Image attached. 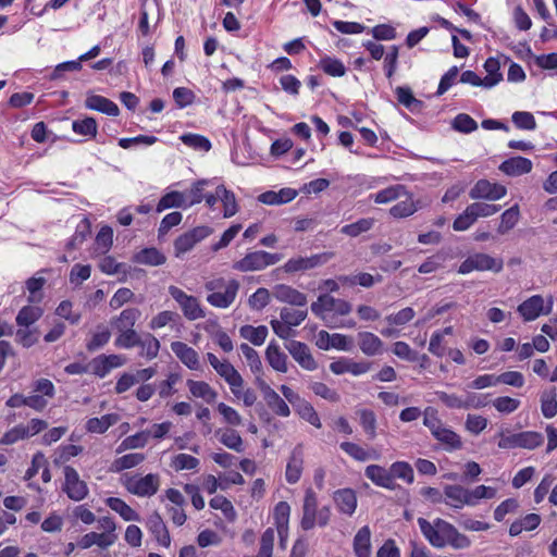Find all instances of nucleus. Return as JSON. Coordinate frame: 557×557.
Wrapping results in <instances>:
<instances>
[{"mask_svg":"<svg viewBox=\"0 0 557 557\" xmlns=\"http://www.w3.org/2000/svg\"><path fill=\"white\" fill-rule=\"evenodd\" d=\"M91 234V223L88 218H84L76 225L74 234L66 243V250L77 249Z\"/></svg>","mask_w":557,"mask_h":557,"instance_id":"2f4dec72","label":"nucleus"},{"mask_svg":"<svg viewBox=\"0 0 557 557\" xmlns=\"http://www.w3.org/2000/svg\"><path fill=\"white\" fill-rule=\"evenodd\" d=\"M113 244V230L109 225H103L96 235V250L102 255L107 253Z\"/></svg>","mask_w":557,"mask_h":557,"instance_id":"6e6d98bb","label":"nucleus"},{"mask_svg":"<svg viewBox=\"0 0 557 557\" xmlns=\"http://www.w3.org/2000/svg\"><path fill=\"white\" fill-rule=\"evenodd\" d=\"M404 195H407V190L404 185L389 186L379 191L374 197V201L376 203H387L403 197Z\"/></svg>","mask_w":557,"mask_h":557,"instance_id":"bf43d9fd","label":"nucleus"},{"mask_svg":"<svg viewBox=\"0 0 557 557\" xmlns=\"http://www.w3.org/2000/svg\"><path fill=\"white\" fill-rule=\"evenodd\" d=\"M520 218V209L518 205H515L507 209L500 215V223L497 227V232L502 235L507 234L518 223Z\"/></svg>","mask_w":557,"mask_h":557,"instance_id":"09e8293b","label":"nucleus"},{"mask_svg":"<svg viewBox=\"0 0 557 557\" xmlns=\"http://www.w3.org/2000/svg\"><path fill=\"white\" fill-rule=\"evenodd\" d=\"M146 527L160 545L164 547L171 545L169 530L159 512L154 511L147 518Z\"/></svg>","mask_w":557,"mask_h":557,"instance_id":"2eb2a0df","label":"nucleus"},{"mask_svg":"<svg viewBox=\"0 0 557 557\" xmlns=\"http://www.w3.org/2000/svg\"><path fill=\"white\" fill-rule=\"evenodd\" d=\"M499 170L509 176H519L531 172L532 161L523 157H512L505 160Z\"/></svg>","mask_w":557,"mask_h":557,"instance_id":"4be33fe9","label":"nucleus"},{"mask_svg":"<svg viewBox=\"0 0 557 557\" xmlns=\"http://www.w3.org/2000/svg\"><path fill=\"white\" fill-rule=\"evenodd\" d=\"M55 314L72 325L78 324L82 319L79 312L73 311V302L70 300H62L55 309Z\"/></svg>","mask_w":557,"mask_h":557,"instance_id":"680f3d73","label":"nucleus"},{"mask_svg":"<svg viewBox=\"0 0 557 557\" xmlns=\"http://www.w3.org/2000/svg\"><path fill=\"white\" fill-rule=\"evenodd\" d=\"M319 69H321L325 74L333 77L344 76L346 73V67L344 63L329 55H324L319 61Z\"/></svg>","mask_w":557,"mask_h":557,"instance_id":"de8ad7c7","label":"nucleus"},{"mask_svg":"<svg viewBox=\"0 0 557 557\" xmlns=\"http://www.w3.org/2000/svg\"><path fill=\"white\" fill-rule=\"evenodd\" d=\"M216 434L220 443L227 448L236 453H243L245 450L244 441L235 429L219 430Z\"/></svg>","mask_w":557,"mask_h":557,"instance_id":"f704fd0d","label":"nucleus"},{"mask_svg":"<svg viewBox=\"0 0 557 557\" xmlns=\"http://www.w3.org/2000/svg\"><path fill=\"white\" fill-rule=\"evenodd\" d=\"M218 195H220V200L223 205V216L226 219L234 216L238 212L235 194L224 185H219Z\"/></svg>","mask_w":557,"mask_h":557,"instance_id":"79ce46f5","label":"nucleus"},{"mask_svg":"<svg viewBox=\"0 0 557 557\" xmlns=\"http://www.w3.org/2000/svg\"><path fill=\"white\" fill-rule=\"evenodd\" d=\"M165 260V256L157 248H145L135 256L137 263L147 265H161Z\"/></svg>","mask_w":557,"mask_h":557,"instance_id":"3c124183","label":"nucleus"},{"mask_svg":"<svg viewBox=\"0 0 557 557\" xmlns=\"http://www.w3.org/2000/svg\"><path fill=\"white\" fill-rule=\"evenodd\" d=\"M125 363V359L120 355H99L90 363L91 373L97 377H106L112 369L120 368Z\"/></svg>","mask_w":557,"mask_h":557,"instance_id":"f8f14e48","label":"nucleus"},{"mask_svg":"<svg viewBox=\"0 0 557 557\" xmlns=\"http://www.w3.org/2000/svg\"><path fill=\"white\" fill-rule=\"evenodd\" d=\"M72 131L84 137V140L94 139L98 134V123L92 116L74 120L72 122Z\"/></svg>","mask_w":557,"mask_h":557,"instance_id":"c756f323","label":"nucleus"},{"mask_svg":"<svg viewBox=\"0 0 557 557\" xmlns=\"http://www.w3.org/2000/svg\"><path fill=\"white\" fill-rule=\"evenodd\" d=\"M274 540L275 530L273 528L265 529L260 539V547L258 554L255 556L245 557H273Z\"/></svg>","mask_w":557,"mask_h":557,"instance_id":"5fc2aeb1","label":"nucleus"},{"mask_svg":"<svg viewBox=\"0 0 557 557\" xmlns=\"http://www.w3.org/2000/svg\"><path fill=\"white\" fill-rule=\"evenodd\" d=\"M507 194L505 186L491 183L487 180H480L471 188L469 196L471 199H486L495 201L503 198Z\"/></svg>","mask_w":557,"mask_h":557,"instance_id":"9b49d317","label":"nucleus"},{"mask_svg":"<svg viewBox=\"0 0 557 557\" xmlns=\"http://www.w3.org/2000/svg\"><path fill=\"white\" fill-rule=\"evenodd\" d=\"M63 474L62 491L71 500H84L89 494V488L87 483L81 480L77 470L72 466H64Z\"/></svg>","mask_w":557,"mask_h":557,"instance_id":"0eeeda50","label":"nucleus"},{"mask_svg":"<svg viewBox=\"0 0 557 557\" xmlns=\"http://www.w3.org/2000/svg\"><path fill=\"white\" fill-rule=\"evenodd\" d=\"M356 557H371V531L369 527L361 528L354 539Z\"/></svg>","mask_w":557,"mask_h":557,"instance_id":"473e14b6","label":"nucleus"},{"mask_svg":"<svg viewBox=\"0 0 557 557\" xmlns=\"http://www.w3.org/2000/svg\"><path fill=\"white\" fill-rule=\"evenodd\" d=\"M207 359L215 372L228 384L234 396L239 398L242 388L244 387V380L239 372L227 360L221 361L212 352L207 354Z\"/></svg>","mask_w":557,"mask_h":557,"instance_id":"39448f33","label":"nucleus"},{"mask_svg":"<svg viewBox=\"0 0 557 557\" xmlns=\"http://www.w3.org/2000/svg\"><path fill=\"white\" fill-rule=\"evenodd\" d=\"M541 411L547 419L554 418L557 414V395L555 387L545 389L541 394Z\"/></svg>","mask_w":557,"mask_h":557,"instance_id":"c03bdc74","label":"nucleus"},{"mask_svg":"<svg viewBox=\"0 0 557 557\" xmlns=\"http://www.w3.org/2000/svg\"><path fill=\"white\" fill-rule=\"evenodd\" d=\"M281 253H271L264 250L248 252L244 258L233 263L232 268L239 272L261 271L277 263L282 259Z\"/></svg>","mask_w":557,"mask_h":557,"instance_id":"20e7f679","label":"nucleus"},{"mask_svg":"<svg viewBox=\"0 0 557 557\" xmlns=\"http://www.w3.org/2000/svg\"><path fill=\"white\" fill-rule=\"evenodd\" d=\"M120 420L117 413H107L100 418H90L86 421L85 429L88 433L103 434L109 428L116 424Z\"/></svg>","mask_w":557,"mask_h":557,"instance_id":"cd10ccee","label":"nucleus"},{"mask_svg":"<svg viewBox=\"0 0 557 557\" xmlns=\"http://www.w3.org/2000/svg\"><path fill=\"white\" fill-rule=\"evenodd\" d=\"M209 292L207 301L214 308H228L236 299L239 283L235 278L226 281L223 277L213 278L205 284Z\"/></svg>","mask_w":557,"mask_h":557,"instance_id":"f03ea898","label":"nucleus"},{"mask_svg":"<svg viewBox=\"0 0 557 557\" xmlns=\"http://www.w3.org/2000/svg\"><path fill=\"white\" fill-rule=\"evenodd\" d=\"M122 482L127 492L138 497H150L160 487V478L154 473H149L145 476L125 473L122 476Z\"/></svg>","mask_w":557,"mask_h":557,"instance_id":"7ed1b4c3","label":"nucleus"},{"mask_svg":"<svg viewBox=\"0 0 557 557\" xmlns=\"http://www.w3.org/2000/svg\"><path fill=\"white\" fill-rule=\"evenodd\" d=\"M504 268V261L502 258H494L484 252H476L470 255L466 260L461 262L458 269V273L468 274L472 271H492L499 273Z\"/></svg>","mask_w":557,"mask_h":557,"instance_id":"423d86ee","label":"nucleus"},{"mask_svg":"<svg viewBox=\"0 0 557 557\" xmlns=\"http://www.w3.org/2000/svg\"><path fill=\"white\" fill-rule=\"evenodd\" d=\"M141 312L138 308L123 309L120 314L111 319V325L116 333L131 331L135 329L136 322L139 320Z\"/></svg>","mask_w":557,"mask_h":557,"instance_id":"6ab92c4d","label":"nucleus"},{"mask_svg":"<svg viewBox=\"0 0 557 557\" xmlns=\"http://www.w3.org/2000/svg\"><path fill=\"white\" fill-rule=\"evenodd\" d=\"M544 309V299L540 295H534L522 304H520L517 308L518 312L523 317L525 321L535 320Z\"/></svg>","mask_w":557,"mask_h":557,"instance_id":"393cba45","label":"nucleus"},{"mask_svg":"<svg viewBox=\"0 0 557 557\" xmlns=\"http://www.w3.org/2000/svg\"><path fill=\"white\" fill-rule=\"evenodd\" d=\"M297 412L301 419L315 428H321V421L313 406L308 401H301L297 407Z\"/></svg>","mask_w":557,"mask_h":557,"instance_id":"774afa93","label":"nucleus"},{"mask_svg":"<svg viewBox=\"0 0 557 557\" xmlns=\"http://www.w3.org/2000/svg\"><path fill=\"white\" fill-rule=\"evenodd\" d=\"M190 394L196 398H202L208 404L215 400L218 393L205 381L187 380Z\"/></svg>","mask_w":557,"mask_h":557,"instance_id":"72a5a7b5","label":"nucleus"},{"mask_svg":"<svg viewBox=\"0 0 557 557\" xmlns=\"http://www.w3.org/2000/svg\"><path fill=\"white\" fill-rule=\"evenodd\" d=\"M304 458L302 450L295 448L286 466L285 478L289 484H295L300 480L302 473Z\"/></svg>","mask_w":557,"mask_h":557,"instance_id":"bb28decb","label":"nucleus"},{"mask_svg":"<svg viewBox=\"0 0 557 557\" xmlns=\"http://www.w3.org/2000/svg\"><path fill=\"white\" fill-rule=\"evenodd\" d=\"M265 358L269 364L277 372L286 373L287 356L281 351L280 346L275 342H271L265 350Z\"/></svg>","mask_w":557,"mask_h":557,"instance_id":"c85d7f7f","label":"nucleus"},{"mask_svg":"<svg viewBox=\"0 0 557 557\" xmlns=\"http://www.w3.org/2000/svg\"><path fill=\"white\" fill-rule=\"evenodd\" d=\"M239 349L245 357L250 370L255 374H259L262 371V362L257 350L250 347L248 344L243 343Z\"/></svg>","mask_w":557,"mask_h":557,"instance_id":"052dcab7","label":"nucleus"},{"mask_svg":"<svg viewBox=\"0 0 557 557\" xmlns=\"http://www.w3.org/2000/svg\"><path fill=\"white\" fill-rule=\"evenodd\" d=\"M286 349L302 369L308 371L317 369L318 364L311 355L309 347L305 343L290 341L286 345Z\"/></svg>","mask_w":557,"mask_h":557,"instance_id":"4468645a","label":"nucleus"},{"mask_svg":"<svg viewBox=\"0 0 557 557\" xmlns=\"http://www.w3.org/2000/svg\"><path fill=\"white\" fill-rule=\"evenodd\" d=\"M406 199L399 201L389 209V213L394 218H407L416 213L419 209L429 205L430 201L418 199L413 200L412 196L407 193Z\"/></svg>","mask_w":557,"mask_h":557,"instance_id":"aec40b11","label":"nucleus"},{"mask_svg":"<svg viewBox=\"0 0 557 557\" xmlns=\"http://www.w3.org/2000/svg\"><path fill=\"white\" fill-rule=\"evenodd\" d=\"M396 95L398 102L411 111L420 110L423 104L421 100L414 98L411 89L408 87H397Z\"/></svg>","mask_w":557,"mask_h":557,"instance_id":"e2e57ef3","label":"nucleus"},{"mask_svg":"<svg viewBox=\"0 0 557 557\" xmlns=\"http://www.w3.org/2000/svg\"><path fill=\"white\" fill-rule=\"evenodd\" d=\"M145 460L143 453H131L122 457L114 459L111 465V471L121 472L127 469H132L140 465Z\"/></svg>","mask_w":557,"mask_h":557,"instance_id":"37998d69","label":"nucleus"},{"mask_svg":"<svg viewBox=\"0 0 557 557\" xmlns=\"http://www.w3.org/2000/svg\"><path fill=\"white\" fill-rule=\"evenodd\" d=\"M44 315V309L40 306L27 305L20 309L15 322L20 327H29Z\"/></svg>","mask_w":557,"mask_h":557,"instance_id":"7c9ffc66","label":"nucleus"},{"mask_svg":"<svg viewBox=\"0 0 557 557\" xmlns=\"http://www.w3.org/2000/svg\"><path fill=\"white\" fill-rule=\"evenodd\" d=\"M274 295L282 302L297 307H305L307 305L306 295L288 285L276 286Z\"/></svg>","mask_w":557,"mask_h":557,"instance_id":"a878e982","label":"nucleus"},{"mask_svg":"<svg viewBox=\"0 0 557 557\" xmlns=\"http://www.w3.org/2000/svg\"><path fill=\"white\" fill-rule=\"evenodd\" d=\"M418 524L423 536L436 548L450 545L454 548L462 549L471 545V541L468 536L460 533L451 523L441 518L435 519L433 522L424 518H418Z\"/></svg>","mask_w":557,"mask_h":557,"instance_id":"f257e3e1","label":"nucleus"},{"mask_svg":"<svg viewBox=\"0 0 557 557\" xmlns=\"http://www.w3.org/2000/svg\"><path fill=\"white\" fill-rule=\"evenodd\" d=\"M169 293L172 298L180 305L184 317L189 321H195L206 317L205 310L202 309L197 297L187 295L183 289L171 285Z\"/></svg>","mask_w":557,"mask_h":557,"instance_id":"6e6552de","label":"nucleus"},{"mask_svg":"<svg viewBox=\"0 0 557 557\" xmlns=\"http://www.w3.org/2000/svg\"><path fill=\"white\" fill-rule=\"evenodd\" d=\"M443 502L455 509H461L471 504V500L468 498V488L458 484L444 486Z\"/></svg>","mask_w":557,"mask_h":557,"instance_id":"f3484780","label":"nucleus"},{"mask_svg":"<svg viewBox=\"0 0 557 557\" xmlns=\"http://www.w3.org/2000/svg\"><path fill=\"white\" fill-rule=\"evenodd\" d=\"M210 182L208 180H198L194 182L189 189L183 191L186 199V206L191 207L203 201L206 197V186Z\"/></svg>","mask_w":557,"mask_h":557,"instance_id":"a19ab883","label":"nucleus"},{"mask_svg":"<svg viewBox=\"0 0 557 557\" xmlns=\"http://www.w3.org/2000/svg\"><path fill=\"white\" fill-rule=\"evenodd\" d=\"M357 345L364 355L370 357L383 351V342L370 332H360L357 335Z\"/></svg>","mask_w":557,"mask_h":557,"instance_id":"5701e85b","label":"nucleus"},{"mask_svg":"<svg viewBox=\"0 0 557 557\" xmlns=\"http://www.w3.org/2000/svg\"><path fill=\"white\" fill-rule=\"evenodd\" d=\"M140 348L139 355L147 360H152L158 357L161 344L159 339L151 333H145L141 335V339L138 344Z\"/></svg>","mask_w":557,"mask_h":557,"instance_id":"c9c22d12","label":"nucleus"},{"mask_svg":"<svg viewBox=\"0 0 557 557\" xmlns=\"http://www.w3.org/2000/svg\"><path fill=\"white\" fill-rule=\"evenodd\" d=\"M209 505L212 509L221 510L224 518L228 522H234L236 520L237 513L236 510L230 499H227L223 495H216L210 499Z\"/></svg>","mask_w":557,"mask_h":557,"instance_id":"a18cd8bd","label":"nucleus"},{"mask_svg":"<svg viewBox=\"0 0 557 557\" xmlns=\"http://www.w3.org/2000/svg\"><path fill=\"white\" fill-rule=\"evenodd\" d=\"M180 207H187L186 206V199L184 197V193L181 191H170L163 195L158 205H157V212L160 213L166 209L170 208H180Z\"/></svg>","mask_w":557,"mask_h":557,"instance_id":"49530a36","label":"nucleus"},{"mask_svg":"<svg viewBox=\"0 0 557 557\" xmlns=\"http://www.w3.org/2000/svg\"><path fill=\"white\" fill-rule=\"evenodd\" d=\"M85 108L107 114L109 116H117L120 109L112 100L100 96L88 94L85 99Z\"/></svg>","mask_w":557,"mask_h":557,"instance_id":"a211bd4d","label":"nucleus"},{"mask_svg":"<svg viewBox=\"0 0 557 557\" xmlns=\"http://www.w3.org/2000/svg\"><path fill=\"white\" fill-rule=\"evenodd\" d=\"M45 284H46V278L41 277V276H39V277L33 276V277H29L25 282L26 288L29 292V295L27 297V301L29 304L41 302V300L44 299V294L41 290H42Z\"/></svg>","mask_w":557,"mask_h":557,"instance_id":"603ef678","label":"nucleus"},{"mask_svg":"<svg viewBox=\"0 0 557 557\" xmlns=\"http://www.w3.org/2000/svg\"><path fill=\"white\" fill-rule=\"evenodd\" d=\"M267 406L278 417H288L290 409L286 401L264 381L259 383Z\"/></svg>","mask_w":557,"mask_h":557,"instance_id":"ddd939ff","label":"nucleus"},{"mask_svg":"<svg viewBox=\"0 0 557 557\" xmlns=\"http://www.w3.org/2000/svg\"><path fill=\"white\" fill-rule=\"evenodd\" d=\"M212 233V228L206 225L196 226L174 240L175 255L178 257L191 250L196 244L207 238Z\"/></svg>","mask_w":557,"mask_h":557,"instance_id":"1a4fd4ad","label":"nucleus"},{"mask_svg":"<svg viewBox=\"0 0 557 557\" xmlns=\"http://www.w3.org/2000/svg\"><path fill=\"white\" fill-rule=\"evenodd\" d=\"M355 414L368 438L373 440L376 435L375 413L370 409L360 408L356 410Z\"/></svg>","mask_w":557,"mask_h":557,"instance_id":"4c0bfd02","label":"nucleus"},{"mask_svg":"<svg viewBox=\"0 0 557 557\" xmlns=\"http://www.w3.org/2000/svg\"><path fill=\"white\" fill-rule=\"evenodd\" d=\"M281 320L290 326H298L307 317L306 309L283 308L280 313Z\"/></svg>","mask_w":557,"mask_h":557,"instance_id":"338daca9","label":"nucleus"},{"mask_svg":"<svg viewBox=\"0 0 557 557\" xmlns=\"http://www.w3.org/2000/svg\"><path fill=\"white\" fill-rule=\"evenodd\" d=\"M149 438V432L148 431H140L136 434L129 435L125 437L122 443L120 444L117 448V453H121L123 450L127 449H137V448H144Z\"/></svg>","mask_w":557,"mask_h":557,"instance_id":"864d4df0","label":"nucleus"},{"mask_svg":"<svg viewBox=\"0 0 557 557\" xmlns=\"http://www.w3.org/2000/svg\"><path fill=\"white\" fill-rule=\"evenodd\" d=\"M38 330L29 327H20L15 333V342L24 348H29L38 342Z\"/></svg>","mask_w":557,"mask_h":557,"instance_id":"0e129e2a","label":"nucleus"},{"mask_svg":"<svg viewBox=\"0 0 557 557\" xmlns=\"http://www.w3.org/2000/svg\"><path fill=\"white\" fill-rule=\"evenodd\" d=\"M184 145L201 151H209L212 147L211 141L203 135L187 133L181 136Z\"/></svg>","mask_w":557,"mask_h":557,"instance_id":"13d9d810","label":"nucleus"},{"mask_svg":"<svg viewBox=\"0 0 557 557\" xmlns=\"http://www.w3.org/2000/svg\"><path fill=\"white\" fill-rule=\"evenodd\" d=\"M434 437L442 443L447 450L460 449L462 447L460 436L445 425L434 435Z\"/></svg>","mask_w":557,"mask_h":557,"instance_id":"8fccbe9b","label":"nucleus"},{"mask_svg":"<svg viewBox=\"0 0 557 557\" xmlns=\"http://www.w3.org/2000/svg\"><path fill=\"white\" fill-rule=\"evenodd\" d=\"M171 349L180 361L190 370H199V355L186 343L176 341L171 343Z\"/></svg>","mask_w":557,"mask_h":557,"instance_id":"dca6fc26","label":"nucleus"},{"mask_svg":"<svg viewBox=\"0 0 557 557\" xmlns=\"http://www.w3.org/2000/svg\"><path fill=\"white\" fill-rule=\"evenodd\" d=\"M544 443L541 433L534 431H524L519 433V448L534 449Z\"/></svg>","mask_w":557,"mask_h":557,"instance_id":"69168bd1","label":"nucleus"},{"mask_svg":"<svg viewBox=\"0 0 557 557\" xmlns=\"http://www.w3.org/2000/svg\"><path fill=\"white\" fill-rule=\"evenodd\" d=\"M366 475L377 486H382L388 490H394L396 486L393 480V474L389 473V470L379 465L368 466L366 468Z\"/></svg>","mask_w":557,"mask_h":557,"instance_id":"b1692460","label":"nucleus"},{"mask_svg":"<svg viewBox=\"0 0 557 557\" xmlns=\"http://www.w3.org/2000/svg\"><path fill=\"white\" fill-rule=\"evenodd\" d=\"M332 253L323 252L310 257H297L289 259L283 267L286 273L307 271L324 264L330 260Z\"/></svg>","mask_w":557,"mask_h":557,"instance_id":"9d476101","label":"nucleus"},{"mask_svg":"<svg viewBox=\"0 0 557 557\" xmlns=\"http://www.w3.org/2000/svg\"><path fill=\"white\" fill-rule=\"evenodd\" d=\"M317 495L312 488H307L304 499V513L300 525L305 531L311 530L315 524L317 517Z\"/></svg>","mask_w":557,"mask_h":557,"instance_id":"412c9836","label":"nucleus"},{"mask_svg":"<svg viewBox=\"0 0 557 557\" xmlns=\"http://www.w3.org/2000/svg\"><path fill=\"white\" fill-rule=\"evenodd\" d=\"M111 338V332L104 324H98L90 338L86 342V349L94 352L106 346Z\"/></svg>","mask_w":557,"mask_h":557,"instance_id":"e433bc0d","label":"nucleus"},{"mask_svg":"<svg viewBox=\"0 0 557 557\" xmlns=\"http://www.w3.org/2000/svg\"><path fill=\"white\" fill-rule=\"evenodd\" d=\"M239 334L252 345L261 346L265 342L269 331L265 325L252 326L246 324L239 329Z\"/></svg>","mask_w":557,"mask_h":557,"instance_id":"ea45409f","label":"nucleus"},{"mask_svg":"<svg viewBox=\"0 0 557 557\" xmlns=\"http://www.w3.org/2000/svg\"><path fill=\"white\" fill-rule=\"evenodd\" d=\"M107 506L117 512L121 518L125 521H139L138 513L128 506L122 498L119 497H108L106 499Z\"/></svg>","mask_w":557,"mask_h":557,"instance_id":"58836bf2","label":"nucleus"},{"mask_svg":"<svg viewBox=\"0 0 557 557\" xmlns=\"http://www.w3.org/2000/svg\"><path fill=\"white\" fill-rule=\"evenodd\" d=\"M140 339L141 335H139L135 329H132L131 331L117 333L114 345L117 348L132 349L138 346Z\"/></svg>","mask_w":557,"mask_h":557,"instance_id":"4d7b16f0","label":"nucleus"}]
</instances>
